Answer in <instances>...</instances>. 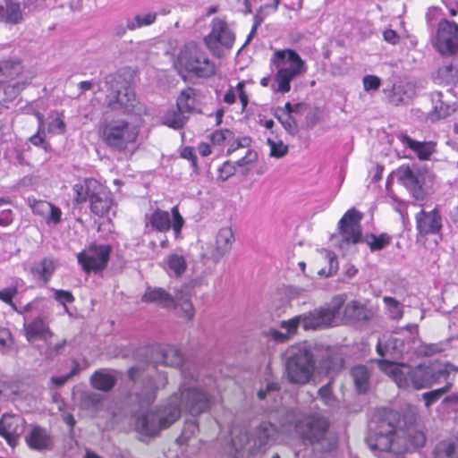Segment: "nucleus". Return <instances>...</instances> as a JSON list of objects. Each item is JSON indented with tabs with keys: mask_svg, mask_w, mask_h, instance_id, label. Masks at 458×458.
Returning <instances> with one entry per match:
<instances>
[{
	"mask_svg": "<svg viewBox=\"0 0 458 458\" xmlns=\"http://www.w3.org/2000/svg\"><path fill=\"white\" fill-rule=\"evenodd\" d=\"M183 381L178 392L174 393L164 404L155 411L141 413L135 418L134 429L141 436L155 437L162 429L169 428L185 411L197 416L209 408L210 394L200 388L195 381H187L183 373Z\"/></svg>",
	"mask_w": 458,
	"mask_h": 458,
	"instance_id": "nucleus-1",
	"label": "nucleus"
},
{
	"mask_svg": "<svg viewBox=\"0 0 458 458\" xmlns=\"http://www.w3.org/2000/svg\"><path fill=\"white\" fill-rule=\"evenodd\" d=\"M140 354L150 355L143 364H138L128 370L132 382L131 394L140 407L150 405L157 394L167 384L165 373L157 369V364L177 367L182 362V352L174 345H157L140 350Z\"/></svg>",
	"mask_w": 458,
	"mask_h": 458,
	"instance_id": "nucleus-2",
	"label": "nucleus"
},
{
	"mask_svg": "<svg viewBox=\"0 0 458 458\" xmlns=\"http://www.w3.org/2000/svg\"><path fill=\"white\" fill-rule=\"evenodd\" d=\"M378 367L395 382L399 388L403 389L411 386L414 389L428 388L438 383L441 379L446 380L447 382L443 387L426 392L422 394L427 407L435 403L444 394L451 389L453 382L448 380L449 376L458 371V369L451 364H446L437 372H434L428 367L420 365L412 368L403 363H394L386 360H378Z\"/></svg>",
	"mask_w": 458,
	"mask_h": 458,
	"instance_id": "nucleus-3",
	"label": "nucleus"
},
{
	"mask_svg": "<svg viewBox=\"0 0 458 458\" xmlns=\"http://www.w3.org/2000/svg\"><path fill=\"white\" fill-rule=\"evenodd\" d=\"M344 302L345 296L344 294L335 295L327 306L293 317L289 320L282 321L280 327L284 331L270 328L267 335L276 342H284L296 332L301 325L304 330H317L331 327L344 307Z\"/></svg>",
	"mask_w": 458,
	"mask_h": 458,
	"instance_id": "nucleus-4",
	"label": "nucleus"
},
{
	"mask_svg": "<svg viewBox=\"0 0 458 458\" xmlns=\"http://www.w3.org/2000/svg\"><path fill=\"white\" fill-rule=\"evenodd\" d=\"M397 414L390 409L377 411L369 422L366 442L369 449L379 458H392L394 451ZM393 458H404L396 454Z\"/></svg>",
	"mask_w": 458,
	"mask_h": 458,
	"instance_id": "nucleus-5",
	"label": "nucleus"
},
{
	"mask_svg": "<svg viewBox=\"0 0 458 458\" xmlns=\"http://www.w3.org/2000/svg\"><path fill=\"white\" fill-rule=\"evenodd\" d=\"M228 431L230 452L234 458H250L259 453H263L266 445L277 433L276 426L269 421H262L251 437L242 426H230Z\"/></svg>",
	"mask_w": 458,
	"mask_h": 458,
	"instance_id": "nucleus-6",
	"label": "nucleus"
},
{
	"mask_svg": "<svg viewBox=\"0 0 458 458\" xmlns=\"http://www.w3.org/2000/svg\"><path fill=\"white\" fill-rule=\"evenodd\" d=\"M280 423L284 430H293L303 441L310 444L322 440L329 428L327 417L316 412L303 415L297 410L287 411Z\"/></svg>",
	"mask_w": 458,
	"mask_h": 458,
	"instance_id": "nucleus-7",
	"label": "nucleus"
},
{
	"mask_svg": "<svg viewBox=\"0 0 458 458\" xmlns=\"http://www.w3.org/2000/svg\"><path fill=\"white\" fill-rule=\"evenodd\" d=\"M271 64L276 70L275 74L276 91L283 94L289 92L291 81L305 73L307 70L304 60L291 48L276 50L272 55Z\"/></svg>",
	"mask_w": 458,
	"mask_h": 458,
	"instance_id": "nucleus-8",
	"label": "nucleus"
},
{
	"mask_svg": "<svg viewBox=\"0 0 458 458\" xmlns=\"http://www.w3.org/2000/svg\"><path fill=\"white\" fill-rule=\"evenodd\" d=\"M174 65L179 73L187 72L199 78H208L216 72L214 62L193 41L186 43L180 48Z\"/></svg>",
	"mask_w": 458,
	"mask_h": 458,
	"instance_id": "nucleus-9",
	"label": "nucleus"
},
{
	"mask_svg": "<svg viewBox=\"0 0 458 458\" xmlns=\"http://www.w3.org/2000/svg\"><path fill=\"white\" fill-rule=\"evenodd\" d=\"M98 131L101 140L109 148L118 151H132L136 147L140 129L119 119L101 123Z\"/></svg>",
	"mask_w": 458,
	"mask_h": 458,
	"instance_id": "nucleus-10",
	"label": "nucleus"
},
{
	"mask_svg": "<svg viewBox=\"0 0 458 458\" xmlns=\"http://www.w3.org/2000/svg\"><path fill=\"white\" fill-rule=\"evenodd\" d=\"M285 367L288 379L292 383L304 385L310 381L315 363L310 348L306 343L291 346L286 351Z\"/></svg>",
	"mask_w": 458,
	"mask_h": 458,
	"instance_id": "nucleus-11",
	"label": "nucleus"
},
{
	"mask_svg": "<svg viewBox=\"0 0 458 458\" xmlns=\"http://www.w3.org/2000/svg\"><path fill=\"white\" fill-rule=\"evenodd\" d=\"M105 82L108 90L107 105L112 110L137 114L141 112L142 108L139 106L133 89L122 75L109 74Z\"/></svg>",
	"mask_w": 458,
	"mask_h": 458,
	"instance_id": "nucleus-12",
	"label": "nucleus"
},
{
	"mask_svg": "<svg viewBox=\"0 0 458 458\" xmlns=\"http://www.w3.org/2000/svg\"><path fill=\"white\" fill-rule=\"evenodd\" d=\"M210 27V32L204 38V42L213 54L219 55L221 48L233 47L235 33L225 17H215Z\"/></svg>",
	"mask_w": 458,
	"mask_h": 458,
	"instance_id": "nucleus-13",
	"label": "nucleus"
},
{
	"mask_svg": "<svg viewBox=\"0 0 458 458\" xmlns=\"http://www.w3.org/2000/svg\"><path fill=\"white\" fill-rule=\"evenodd\" d=\"M145 220L147 229L150 227L153 231L165 233L172 228L175 238L180 236L184 225V219L177 206L171 208V215L167 211L157 208L151 214L146 215Z\"/></svg>",
	"mask_w": 458,
	"mask_h": 458,
	"instance_id": "nucleus-14",
	"label": "nucleus"
},
{
	"mask_svg": "<svg viewBox=\"0 0 458 458\" xmlns=\"http://www.w3.org/2000/svg\"><path fill=\"white\" fill-rule=\"evenodd\" d=\"M432 44L442 55L450 56L458 53V24L442 19L437 24Z\"/></svg>",
	"mask_w": 458,
	"mask_h": 458,
	"instance_id": "nucleus-15",
	"label": "nucleus"
},
{
	"mask_svg": "<svg viewBox=\"0 0 458 458\" xmlns=\"http://www.w3.org/2000/svg\"><path fill=\"white\" fill-rule=\"evenodd\" d=\"M111 248L106 244H91L77 254V260L86 274L102 271L107 265Z\"/></svg>",
	"mask_w": 458,
	"mask_h": 458,
	"instance_id": "nucleus-16",
	"label": "nucleus"
},
{
	"mask_svg": "<svg viewBox=\"0 0 458 458\" xmlns=\"http://www.w3.org/2000/svg\"><path fill=\"white\" fill-rule=\"evenodd\" d=\"M44 309V299L41 298V308L38 312L32 310L29 313L21 314L24 319L25 335L29 342L47 340L52 336V332L46 318L43 316Z\"/></svg>",
	"mask_w": 458,
	"mask_h": 458,
	"instance_id": "nucleus-17",
	"label": "nucleus"
},
{
	"mask_svg": "<svg viewBox=\"0 0 458 458\" xmlns=\"http://www.w3.org/2000/svg\"><path fill=\"white\" fill-rule=\"evenodd\" d=\"M234 237L231 228H221L216 233L215 242H207L202 246L201 257L204 260L218 263L231 250Z\"/></svg>",
	"mask_w": 458,
	"mask_h": 458,
	"instance_id": "nucleus-18",
	"label": "nucleus"
},
{
	"mask_svg": "<svg viewBox=\"0 0 458 458\" xmlns=\"http://www.w3.org/2000/svg\"><path fill=\"white\" fill-rule=\"evenodd\" d=\"M362 216L355 208L347 210L338 222V229L341 237L340 247L356 244L361 241L360 220Z\"/></svg>",
	"mask_w": 458,
	"mask_h": 458,
	"instance_id": "nucleus-19",
	"label": "nucleus"
},
{
	"mask_svg": "<svg viewBox=\"0 0 458 458\" xmlns=\"http://www.w3.org/2000/svg\"><path fill=\"white\" fill-rule=\"evenodd\" d=\"M25 428V420L20 415L4 414L0 419V436L9 445L15 446Z\"/></svg>",
	"mask_w": 458,
	"mask_h": 458,
	"instance_id": "nucleus-20",
	"label": "nucleus"
},
{
	"mask_svg": "<svg viewBox=\"0 0 458 458\" xmlns=\"http://www.w3.org/2000/svg\"><path fill=\"white\" fill-rule=\"evenodd\" d=\"M416 226L420 234H437L442 228V218L439 212L434 208L430 211L421 210L416 215Z\"/></svg>",
	"mask_w": 458,
	"mask_h": 458,
	"instance_id": "nucleus-21",
	"label": "nucleus"
},
{
	"mask_svg": "<svg viewBox=\"0 0 458 458\" xmlns=\"http://www.w3.org/2000/svg\"><path fill=\"white\" fill-rule=\"evenodd\" d=\"M202 98L203 96L199 89L187 88L179 94L176 106L186 114L200 113Z\"/></svg>",
	"mask_w": 458,
	"mask_h": 458,
	"instance_id": "nucleus-22",
	"label": "nucleus"
},
{
	"mask_svg": "<svg viewBox=\"0 0 458 458\" xmlns=\"http://www.w3.org/2000/svg\"><path fill=\"white\" fill-rule=\"evenodd\" d=\"M29 205L35 215L44 218L47 225H57L62 219L61 209L46 200H37L29 199Z\"/></svg>",
	"mask_w": 458,
	"mask_h": 458,
	"instance_id": "nucleus-23",
	"label": "nucleus"
},
{
	"mask_svg": "<svg viewBox=\"0 0 458 458\" xmlns=\"http://www.w3.org/2000/svg\"><path fill=\"white\" fill-rule=\"evenodd\" d=\"M100 185L101 182L94 178H85L79 181L72 186L73 202L77 205L89 202L98 190L100 189Z\"/></svg>",
	"mask_w": 458,
	"mask_h": 458,
	"instance_id": "nucleus-24",
	"label": "nucleus"
},
{
	"mask_svg": "<svg viewBox=\"0 0 458 458\" xmlns=\"http://www.w3.org/2000/svg\"><path fill=\"white\" fill-rule=\"evenodd\" d=\"M25 440L30 449L40 452L51 450L54 445L51 434L39 426H35L26 436Z\"/></svg>",
	"mask_w": 458,
	"mask_h": 458,
	"instance_id": "nucleus-25",
	"label": "nucleus"
},
{
	"mask_svg": "<svg viewBox=\"0 0 458 458\" xmlns=\"http://www.w3.org/2000/svg\"><path fill=\"white\" fill-rule=\"evenodd\" d=\"M258 398L260 401H265L267 409L271 411H276L281 413L280 411L282 404V397L280 394V386L275 382H266L265 386H262L258 391Z\"/></svg>",
	"mask_w": 458,
	"mask_h": 458,
	"instance_id": "nucleus-26",
	"label": "nucleus"
},
{
	"mask_svg": "<svg viewBox=\"0 0 458 458\" xmlns=\"http://www.w3.org/2000/svg\"><path fill=\"white\" fill-rule=\"evenodd\" d=\"M113 203L112 193L101 183L100 189L89 200V208L94 215L102 217L108 213Z\"/></svg>",
	"mask_w": 458,
	"mask_h": 458,
	"instance_id": "nucleus-27",
	"label": "nucleus"
},
{
	"mask_svg": "<svg viewBox=\"0 0 458 458\" xmlns=\"http://www.w3.org/2000/svg\"><path fill=\"white\" fill-rule=\"evenodd\" d=\"M17 293V289L15 287H7L0 290V300L6 304L10 305L13 310H15L19 314L29 313L32 310L38 312L41 308V298H35L30 302L27 303L22 307H18L15 303H13V299Z\"/></svg>",
	"mask_w": 458,
	"mask_h": 458,
	"instance_id": "nucleus-28",
	"label": "nucleus"
},
{
	"mask_svg": "<svg viewBox=\"0 0 458 458\" xmlns=\"http://www.w3.org/2000/svg\"><path fill=\"white\" fill-rule=\"evenodd\" d=\"M344 316L346 320L365 322L373 318L374 311L358 301H352L344 306Z\"/></svg>",
	"mask_w": 458,
	"mask_h": 458,
	"instance_id": "nucleus-29",
	"label": "nucleus"
},
{
	"mask_svg": "<svg viewBox=\"0 0 458 458\" xmlns=\"http://www.w3.org/2000/svg\"><path fill=\"white\" fill-rule=\"evenodd\" d=\"M22 65L16 60L0 61V84L12 82L17 80H26L27 76L22 74Z\"/></svg>",
	"mask_w": 458,
	"mask_h": 458,
	"instance_id": "nucleus-30",
	"label": "nucleus"
},
{
	"mask_svg": "<svg viewBox=\"0 0 458 458\" xmlns=\"http://www.w3.org/2000/svg\"><path fill=\"white\" fill-rule=\"evenodd\" d=\"M398 181L413 195L421 190V180L409 165H402L395 171Z\"/></svg>",
	"mask_w": 458,
	"mask_h": 458,
	"instance_id": "nucleus-31",
	"label": "nucleus"
},
{
	"mask_svg": "<svg viewBox=\"0 0 458 458\" xmlns=\"http://www.w3.org/2000/svg\"><path fill=\"white\" fill-rule=\"evenodd\" d=\"M32 77L0 84V105L13 101L19 94L30 83Z\"/></svg>",
	"mask_w": 458,
	"mask_h": 458,
	"instance_id": "nucleus-32",
	"label": "nucleus"
},
{
	"mask_svg": "<svg viewBox=\"0 0 458 458\" xmlns=\"http://www.w3.org/2000/svg\"><path fill=\"white\" fill-rule=\"evenodd\" d=\"M144 302H153L163 308L174 306V300L166 291L158 287H148L142 296Z\"/></svg>",
	"mask_w": 458,
	"mask_h": 458,
	"instance_id": "nucleus-33",
	"label": "nucleus"
},
{
	"mask_svg": "<svg viewBox=\"0 0 458 458\" xmlns=\"http://www.w3.org/2000/svg\"><path fill=\"white\" fill-rule=\"evenodd\" d=\"M402 142L411 149L420 160H428L435 151V145L432 142L418 141L407 135L402 137Z\"/></svg>",
	"mask_w": 458,
	"mask_h": 458,
	"instance_id": "nucleus-34",
	"label": "nucleus"
},
{
	"mask_svg": "<svg viewBox=\"0 0 458 458\" xmlns=\"http://www.w3.org/2000/svg\"><path fill=\"white\" fill-rule=\"evenodd\" d=\"M163 267L170 276L179 277L187 268V262L182 255L172 253L164 260Z\"/></svg>",
	"mask_w": 458,
	"mask_h": 458,
	"instance_id": "nucleus-35",
	"label": "nucleus"
},
{
	"mask_svg": "<svg viewBox=\"0 0 458 458\" xmlns=\"http://www.w3.org/2000/svg\"><path fill=\"white\" fill-rule=\"evenodd\" d=\"M185 114L177 106L176 107H170L163 114L161 117L162 123L174 130L181 129L188 121V116Z\"/></svg>",
	"mask_w": 458,
	"mask_h": 458,
	"instance_id": "nucleus-36",
	"label": "nucleus"
},
{
	"mask_svg": "<svg viewBox=\"0 0 458 458\" xmlns=\"http://www.w3.org/2000/svg\"><path fill=\"white\" fill-rule=\"evenodd\" d=\"M91 386L100 391H109L116 383V377L110 371L100 369L90 377Z\"/></svg>",
	"mask_w": 458,
	"mask_h": 458,
	"instance_id": "nucleus-37",
	"label": "nucleus"
},
{
	"mask_svg": "<svg viewBox=\"0 0 458 458\" xmlns=\"http://www.w3.org/2000/svg\"><path fill=\"white\" fill-rule=\"evenodd\" d=\"M246 82L241 81L235 88L230 87L223 97V101L228 105H233L236 101L238 96L242 104V110L244 111L249 104V97L245 90Z\"/></svg>",
	"mask_w": 458,
	"mask_h": 458,
	"instance_id": "nucleus-38",
	"label": "nucleus"
},
{
	"mask_svg": "<svg viewBox=\"0 0 458 458\" xmlns=\"http://www.w3.org/2000/svg\"><path fill=\"white\" fill-rule=\"evenodd\" d=\"M352 377L357 391L360 394L366 393L370 386V373L364 365H357L352 369Z\"/></svg>",
	"mask_w": 458,
	"mask_h": 458,
	"instance_id": "nucleus-39",
	"label": "nucleus"
},
{
	"mask_svg": "<svg viewBox=\"0 0 458 458\" xmlns=\"http://www.w3.org/2000/svg\"><path fill=\"white\" fill-rule=\"evenodd\" d=\"M56 268L55 261L52 259H43L39 264L32 268V273L35 276L47 284L52 277Z\"/></svg>",
	"mask_w": 458,
	"mask_h": 458,
	"instance_id": "nucleus-40",
	"label": "nucleus"
},
{
	"mask_svg": "<svg viewBox=\"0 0 458 458\" xmlns=\"http://www.w3.org/2000/svg\"><path fill=\"white\" fill-rule=\"evenodd\" d=\"M156 19L157 13L155 12L139 13L132 18L127 19V28L129 30H135L142 27L149 26L155 22Z\"/></svg>",
	"mask_w": 458,
	"mask_h": 458,
	"instance_id": "nucleus-41",
	"label": "nucleus"
},
{
	"mask_svg": "<svg viewBox=\"0 0 458 458\" xmlns=\"http://www.w3.org/2000/svg\"><path fill=\"white\" fill-rule=\"evenodd\" d=\"M364 242L369 247V250L374 252L385 249L389 245L391 237L386 233L379 235L375 233H367L363 238Z\"/></svg>",
	"mask_w": 458,
	"mask_h": 458,
	"instance_id": "nucleus-42",
	"label": "nucleus"
},
{
	"mask_svg": "<svg viewBox=\"0 0 458 458\" xmlns=\"http://www.w3.org/2000/svg\"><path fill=\"white\" fill-rule=\"evenodd\" d=\"M4 13L2 17L7 21L13 24L20 23L22 20V13L19 3L8 0L3 8Z\"/></svg>",
	"mask_w": 458,
	"mask_h": 458,
	"instance_id": "nucleus-43",
	"label": "nucleus"
},
{
	"mask_svg": "<svg viewBox=\"0 0 458 458\" xmlns=\"http://www.w3.org/2000/svg\"><path fill=\"white\" fill-rule=\"evenodd\" d=\"M384 93L388 101L395 106L405 103L410 98L403 85H393L390 89H384Z\"/></svg>",
	"mask_w": 458,
	"mask_h": 458,
	"instance_id": "nucleus-44",
	"label": "nucleus"
},
{
	"mask_svg": "<svg viewBox=\"0 0 458 458\" xmlns=\"http://www.w3.org/2000/svg\"><path fill=\"white\" fill-rule=\"evenodd\" d=\"M383 302L391 319L399 320L403 318V306L400 301L393 297L385 296L383 298Z\"/></svg>",
	"mask_w": 458,
	"mask_h": 458,
	"instance_id": "nucleus-45",
	"label": "nucleus"
},
{
	"mask_svg": "<svg viewBox=\"0 0 458 458\" xmlns=\"http://www.w3.org/2000/svg\"><path fill=\"white\" fill-rule=\"evenodd\" d=\"M457 445L453 439H445L439 442L435 450L434 454L437 458H454L455 456Z\"/></svg>",
	"mask_w": 458,
	"mask_h": 458,
	"instance_id": "nucleus-46",
	"label": "nucleus"
},
{
	"mask_svg": "<svg viewBox=\"0 0 458 458\" xmlns=\"http://www.w3.org/2000/svg\"><path fill=\"white\" fill-rule=\"evenodd\" d=\"M272 13L273 12H271V7L267 6V4L261 5L258 9L256 14L254 15V22H253L251 30L250 31L249 35L247 36V39H246L244 46L250 42V40L256 34L258 28L261 25L263 21Z\"/></svg>",
	"mask_w": 458,
	"mask_h": 458,
	"instance_id": "nucleus-47",
	"label": "nucleus"
},
{
	"mask_svg": "<svg viewBox=\"0 0 458 458\" xmlns=\"http://www.w3.org/2000/svg\"><path fill=\"white\" fill-rule=\"evenodd\" d=\"M199 431V425L196 420H186L182 434L177 437L178 445H189L192 437Z\"/></svg>",
	"mask_w": 458,
	"mask_h": 458,
	"instance_id": "nucleus-48",
	"label": "nucleus"
},
{
	"mask_svg": "<svg viewBox=\"0 0 458 458\" xmlns=\"http://www.w3.org/2000/svg\"><path fill=\"white\" fill-rule=\"evenodd\" d=\"M318 394L325 405L328 407H335L337 404V399L332 392L330 382L321 386L318 391Z\"/></svg>",
	"mask_w": 458,
	"mask_h": 458,
	"instance_id": "nucleus-49",
	"label": "nucleus"
},
{
	"mask_svg": "<svg viewBox=\"0 0 458 458\" xmlns=\"http://www.w3.org/2000/svg\"><path fill=\"white\" fill-rule=\"evenodd\" d=\"M233 132L228 129H219L209 135L212 144L217 146H222L225 141L233 140Z\"/></svg>",
	"mask_w": 458,
	"mask_h": 458,
	"instance_id": "nucleus-50",
	"label": "nucleus"
},
{
	"mask_svg": "<svg viewBox=\"0 0 458 458\" xmlns=\"http://www.w3.org/2000/svg\"><path fill=\"white\" fill-rule=\"evenodd\" d=\"M270 148V156L276 158H281L288 153V146L282 140L276 141L270 138L267 140Z\"/></svg>",
	"mask_w": 458,
	"mask_h": 458,
	"instance_id": "nucleus-51",
	"label": "nucleus"
},
{
	"mask_svg": "<svg viewBox=\"0 0 458 458\" xmlns=\"http://www.w3.org/2000/svg\"><path fill=\"white\" fill-rule=\"evenodd\" d=\"M386 350L392 356L397 357L403 353L404 352V344L402 340L391 336L385 344Z\"/></svg>",
	"mask_w": 458,
	"mask_h": 458,
	"instance_id": "nucleus-52",
	"label": "nucleus"
},
{
	"mask_svg": "<svg viewBox=\"0 0 458 458\" xmlns=\"http://www.w3.org/2000/svg\"><path fill=\"white\" fill-rule=\"evenodd\" d=\"M9 199L0 198V208L10 204ZM13 221V214L10 208H3L0 210V226L6 227Z\"/></svg>",
	"mask_w": 458,
	"mask_h": 458,
	"instance_id": "nucleus-53",
	"label": "nucleus"
},
{
	"mask_svg": "<svg viewBox=\"0 0 458 458\" xmlns=\"http://www.w3.org/2000/svg\"><path fill=\"white\" fill-rule=\"evenodd\" d=\"M54 291V298L64 307V311L67 314H70L69 309L66 306L67 303H72L74 301V296L69 291L65 290H55Z\"/></svg>",
	"mask_w": 458,
	"mask_h": 458,
	"instance_id": "nucleus-54",
	"label": "nucleus"
},
{
	"mask_svg": "<svg viewBox=\"0 0 458 458\" xmlns=\"http://www.w3.org/2000/svg\"><path fill=\"white\" fill-rule=\"evenodd\" d=\"M176 306L178 313L185 319L191 320L195 315V310L192 303L189 300H182Z\"/></svg>",
	"mask_w": 458,
	"mask_h": 458,
	"instance_id": "nucleus-55",
	"label": "nucleus"
},
{
	"mask_svg": "<svg viewBox=\"0 0 458 458\" xmlns=\"http://www.w3.org/2000/svg\"><path fill=\"white\" fill-rule=\"evenodd\" d=\"M279 122L283 125V127L291 134H294L297 131V124L293 117L287 114H276Z\"/></svg>",
	"mask_w": 458,
	"mask_h": 458,
	"instance_id": "nucleus-56",
	"label": "nucleus"
},
{
	"mask_svg": "<svg viewBox=\"0 0 458 458\" xmlns=\"http://www.w3.org/2000/svg\"><path fill=\"white\" fill-rule=\"evenodd\" d=\"M363 89L366 92H369L371 90H377L379 89L381 85V80L379 77L376 75H365L362 78Z\"/></svg>",
	"mask_w": 458,
	"mask_h": 458,
	"instance_id": "nucleus-57",
	"label": "nucleus"
},
{
	"mask_svg": "<svg viewBox=\"0 0 458 458\" xmlns=\"http://www.w3.org/2000/svg\"><path fill=\"white\" fill-rule=\"evenodd\" d=\"M65 131V123L60 115L53 119L48 124V131L52 134H62Z\"/></svg>",
	"mask_w": 458,
	"mask_h": 458,
	"instance_id": "nucleus-58",
	"label": "nucleus"
},
{
	"mask_svg": "<svg viewBox=\"0 0 458 458\" xmlns=\"http://www.w3.org/2000/svg\"><path fill=\"white\" fill-rule=\"evenodd\" d=\"M235 173V167L233 164L230 162H225L219 168H218V178L222 181L227 180L230 176L234 174Z\"/></svg>",
	"mask_w": 458,
	"mask_h": 458,
	"instance_id": "nucleus-59",
	"label": "nucleus"
},
{
	"mask_svg": "<svg viewBox=\"0 0 458 458\" xmlns=\"http://www.w3.org/2000/svg\"><path fill=\"white\" fill-rule=\"evenodd\" d=\"M78 371H79V364L77 362H74V366L70 373L63 375V376L53 377L52 382L55 385L60 386L64 385L71 377L75 375Z\"/></svg>",
	"mask_w": 458,
	"mask_h": 458,
	"instance_id": "nucleus-60",
	"label": "nucleus"
},
{
	"mask_svg": "<svg viewBox=\"0 0 458 458\" xmlns=\"http://www.w3.org/2000/svg\"><path fill=\"white\" fill-rule=\"evenodd\" d=\"M181 157L191 161V165L194 169L197 168V157L192 148H184L181 152Z\"/></svg>",
	"mask_w": 458,
	"mask_h": 458,
	"instance_id": "nucleus-61",
	"label": "nucleus"
},
{
	"mask_svg": "<svg viewBox=\"0 0 458 458\" xmlns=\"http://www.w3.org/2000/svg\"><path fill=\"white\" fill-rule=\"evenodd\" d=\"M11 342V334L4 328H0V350H4Z\"/></svg>",
	"mask_w": 458,
	"mask_h": 458,
	"instance_id": "nucleus-62",
	"label": "nucleus"
},
{
	"mask_svg": "<svg viewBox=\"0 0 458 458\" xmlns=\"http://www.w3.org/2000/svg\"><path fill=\"white\" fill-rule=\"evenodd\" d=\"M384 39L392 44L395 45L399 41L398 34L393 30H386L383 33Z\"/></svg>",
	"mask_w": 458,
	"mask_h": 458,
	"instance_id": "nucleus-63",
	"label": "nucleus"
},
{
	"mask_svg": "<svg viewBox=\"0 0 458 458\" xmlns=\"http://www.w3.org/2000/svg\"><path fill=\"white\" fill-rule=\"evenodd\" d=\"M452 111H454V110L451 109V107L449 106H446L445 107H444L443 103H440V106L436 105V106H435V112L438 118L446 117L447 115H449L451 114Z\"/></svg>",
	"mask_w": 458,
	"mask_h": 458,
	"instance_id": "nucleus-64",
	"label": "nucleus"
}]
</instances>
